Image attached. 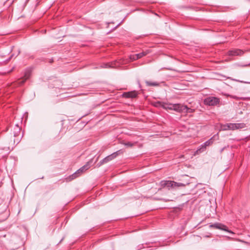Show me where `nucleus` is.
I'll use <instances>...</instances> for the list:
<instances>
[{"instance_id":"8","label":"nucleus","mask_w":250,"mask_h":250,"mask_svg":"<svg viewBox=\"0 0 250 250\" xmlns=\"http://www.w3.org/2000/svg\"><path fill=\"white\" fill-rule=\"evenodd\" d=\"M228 53L229 56H241L243 54L244 52L240 49H234L229 50Z\"/></svg>"},{"instance_id":"6","label":"nucleus","mask_w":250,"mask_h":250,"mask_svg":"<svg viewBox=\"0 0 250 250\" xmlns=\"http://www.w3.org/2000/svg\"><path fill=\"white\" fill-rule=\"evenodd\" d=\"M31 75V70L30 69H27L25 71L24 76L23 78L19 79L18 81L19 85H21L23 84L24 82L29 78Z\"/></svg>"},{"instance_id":"18","label":"nucleus","mask_w":250,"mask_h":250,"mask_svg":"<svg viewBox=\"0 0 250 250\" xmlns=\"http://www.w3.org/2000/svg\"><path fill=\"white\" fill-rule=\"evenodd\" d=\"M114 66L112 65V63H103L102 65H101L100 67L101 68H111Z\"/></svg>"},{"instance_id":"19","label":"nucleus","mask_w":250,"mask_h":250,"mask_svg":"<svg viewBox=\"0 0 250 250\" xmlns=\"http://www.w3.org/2000/svg\"><path fill=\"white\" fill-rule=\"evenodd\" d=\"M183 205H180L178 207H173V212L176 211L177 209L179 210H181L183 208Z\"/></svg>"},{"instance_id":"7","label":"nucleus","mask_w":250,"mask_h":250,"mask_svg":"<svg viewBox=\"0 0 250 250\" xmlns=\"http://www.w3.org/2000/svg\"><path fill=\"white\" fill-rule=\"evenodd\" d=\"M185 109H186V105L181 104H173V110L183 112Z\"/></svg>"},{"instance_id":"26","label":"nucleus","mask_w":250,"mask_h":250,"mask_svg":"<svg viewBox=\"0 0 250 250\" xmlns=\"http://www.w3.org/2000/svg\"><path fill=\"white\" fill-rule=\"evenodd\" d=\"M157 104H161V103H158Z\"/></svg>"},{"instance_id":"22","label":"nucleus","mask_w":250,"mask_h":250,"mask_svg":"<svg viewBox=\"0 0 250 250\" xmlns=\"http://www.w3.org/2000/svg\"><path fill=\"white\" fill-rule=\"evenodd\" d=\"M130 59L132 61H135V60L139 59L138 58V56L137 55V54L131 55L130 56Z\"/></svg>"},{"instance_id":"11","label":"nucleus","mask_w":250,"mask_h":250,"mask_svg":"<svg viewBox=\"0 0 250 250\" xmlns=\"http://www.w3.org/2000/svg\"><path fill=\"white\" fill-rule=\"evenodd\" d=\"M189 183L188 181H185L183 182H175L173 181V188L174 187H184L187 185H188Z\"/></svg>"},{"instance_id":"24","label":"nucleus","mask_w":250,"mask_h":250,"mask_svg":"<svg viewBox=\"0 0 250 250\" xmlns=\"http://www.w3.org/2000/svg\"><path fill=\"white\" fill-rule=\"evenodd\" d=\"M163 106H164V107L165 108H169V109H172L171 107H170V106H167V105H164Z\"/></svg>"},{"instance_id":"2","label":"nucleus","mask_w":250,"mask_h":250,"mask_svg":"<svg viewBox=\"0 0 250 250\" xmlns=\"http://www.w3.org/2000/svg\"><path fill=\"white\" fill-rule=\"evenodd\" d=\"M90 167V163L87 162L85 165L77 170L70 176V180H73L79 176L83 172L89 169Z\"/></svg>"},{"instance_id":"17","label":"nucleus","mask_w":250,"mask_h":250,"mask_svg":"<svg viewBox=\"0 0 250 250\" xmlns=\"http://www.w3.org/2000/svg\"><path fill=\"white\" fill-rule=\"evenodd\" d=\"M206 150V149L204 147H202V145L199 146V147L197 149L195 152V154H198L201 153Z\"/></svg>"},{"instance_id":"21","label":"nucleus","mask_w":250,"mask_h":250,"mask_svg":"<svg viewBox=\"0 0 250 250\" xmlns=\"http://www.w3.org/2000/svg\"><path fill=\"white\" fill-rule=\"evenodd\" d=\"M135 144V143H132L131 142H126V143H124V145L127 146V147H132Z\"/></svg>"},{"instance_id":"12","label":"nucleus","mask_w":250,"mask_h":250,"mask_svg":"<svg viewBox=\"0 0 250 250\" xmlns=\"http://www.w3.org/2000/svg\"><path fill=\"white\" fill-rule=\"evenodd\" d=\"M242 125L241 124L229 123V130H234L236 129L242 128Z\"/></svg>"},{"instance_id":"25","label":"nucleus","mask_w":250,"mask_h":250,"mask_svg":"<svg viewBox=\"0 0 250 250\" xmlns=\"http://www.w3.org/2000/svg\"><path fill=\"white\" fill-rule=\"evenodd\" d=\"M238 82H240L241 83H247L246 82H244L243 81H238Z\"/></svg>"},{"instance_id":"4","label":"nucleus","mask_w":250,"mask_h":250,"mask_svg":"<svg viewBox=\"0 0 250 250\" xmlns=\"http://www.w3.org/2000/svg\"><path fill=\"white\" fill-rule=\"evenodd\" d=\"M121 150L117 151L116 152L113 153L111 155H109L107 157H105L103 159L100 161L99 166H101L113 160L118 155V154L121 152Z\"/></svg>"},{"instance_id":"13","label":"nucleus","mask_w":250,"mask_h":250,"mask_svg":"<svg viewBox=\"0 0 250 250\" xmlns=\"http://www.w3.org/2000/svg\"><path fill=\"white\" fill-rule=\"evenodd\" d=\"M227 97H229L230 98L232 99H234L235 100H247V101H250V97H239L235 95H227Z\"/></svg>"},{"instance_id":"10","label":"nucleus","mask_w":250,"mask_h":250,"mask_svg":"<svg viewBox=\"0 0 250 250\" xmlns=\"http://www.w3.org/2000/svg\"><path fill=\"white\" fill-rule=\"evenodd\" d=\"M161 186L164 188L170 189L172 188V181H163L161 182Z\"/></svg>"},{"instance_id":"16","label":"nucleus","mask_w":250,"mask_h":250,"mask_svg":"<svg viewBox=\"0 0 250 250\" xmlns=\"http://www.w3.org/2000/svg\"><path fill=\"white\" fill-rule=\"evenodd\" d=\"M146 83L147 86H157L159 85V83L152 81H146Z\"/></svg>"},{"instance_id":"20","label":"nucleus","mask_w":250,"mask_h":250,"mask_svg":"<svg viewBox=\"0 0 250 250\" xmlns=\"http://www.w3.org/2000/svg\"><path fill=\"white\" fill-rule=\"evenodd\" d=\"M229 124H227L226 125H222L221 128L222 130H229Z\"/></svg>"},{"instance_id":"3","label":"nucleus","mask_w":250,"mask_h":250,"mask_svg":"<svg viewBox=\"0 0 250 250\" xmlns=\"http://www.w3.org/2000/svg\"><path fill=\"white\" fill-rule=\"evenodd\" d=\"M220 99L215 97H208L204 100V103L206 105L209 106L216 105L220 103Z\"/></svg>"},{"instance_id":"1","label":"nucleus","mask_w":250,"mask_h":250,"mask_svg":"<svg viewBox=\"0 0 250 250\" xmlns=\"http://www.w3.org/2000/svg\"><path fill=\"white\" fill-rule=\"evenodd\" d=\"M13 135L15 137L14 139V143L18 144L22 137V134L21 133V127L19 126L18 124L15 125L13 128Z\"/></svg>"},{"instance_id":"5","label":"nucleus","mask_w":250,"mask_h":250,"mask_svg":"<svg viewBox=\"0 0 250 250\" xmlns=\"http://www.w3.org/2000/svg\"><path fill=\"white\" fill-rule=\"evenodd\" d=\"M210 228H214L217 229H219L221 230H224L225 231L228 232L231 234H234V232L231 230H229L227 226L224 225H223L221 223H216L209 225Z\"/></svg>"},{"instance_id":"23","label":"nucleus","mask_w":250,"mask_h":250,"mask_svg":"<svg viewBox=\"0 0 250 250\" xmlns=\"http://www.w3.org/2000/svg\"><path fill=\"white\" fill-rule=\"evenodd\" d=\"M192 112H193L192 109H191L190 108H188L186 106V109H184V111L183 112L184 113H191Z\"/></svg>"},{"instance_id":"15","label":"nucleus","mask_w":250,"mask_h":250,"mask_svg":"<svg viewBox=\"0 0 250 250\" xmlns=\"http://www.w3.org/2000/svg\"><path fill=\"white\" fill-rule=\"evenodd\" d=\"M150 53V51L149 50H146V51H143L142 52L137 54L138 59H140L142 57L146 56L148 54Z\"/></svg>"},{"instance_id":"9","label":"nucleus","mask_w":250,"mask_h":250,"mask_svg":"<svg viewBox=\"0 0 250 250\" xmlns=\"http://www.w3.org/2000/svg\"><path fill=\"white\" fill-rule=\"evenodd\" d=\"M138 95L137 91L134 90L127 92H125L123 94V96L126 98H135Z\"/></svg>"},{"instance_id":"14","label":"nucleus","mask_w":250,"mask_h":250,"mask_svg":"<svg viewBox=\"0 0 250 250\" xmlns=\"http://www.w3.org/2000/svg\"><path fill=\"white\" fill-rule=\"evenodd\" d=\"M213 142V138H210L209 140L202 144V147L205 148L206 149V147L208 146L211 145Z\"/></svg>"}]
</instances>
